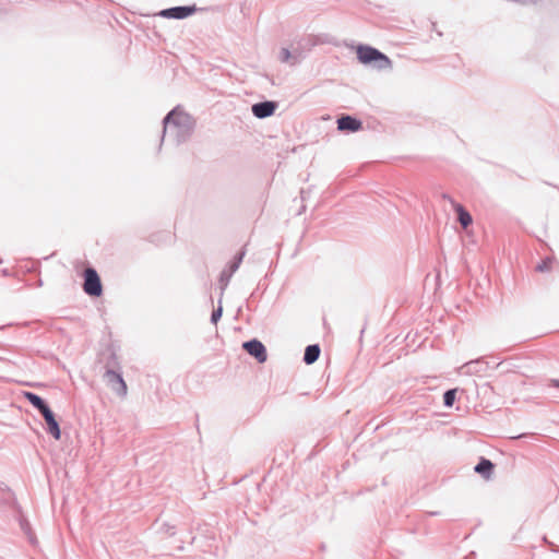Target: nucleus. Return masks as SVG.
<instances>
[{
  "label": "nucleus",
  "instance_id": "nucleus-1",
  "mask_svg": "<svg viewBox=\"0 0 559 559\" xmlns=\"http://www.w3.org/2000/svg\"><path fill=\"white\" fill-rule=\"evenodd\" d=\"M163 123V139L168 136L176 144L186 142L191 136L194 129L193 118L179 107H176L168 112L164 118Z\"/></svg>",
  "mask_w": 559,
  "mask_h": 559
},
{
  "label": "nucleus",
  "instance_id": "nucleus-2",
  "mask_svg": "<svg viewBox=\"0 0 559 559\" xmlns=\"http://www.w3.org/2000/svg\"><path fill=\"white\" fill-rule=\"evenodd\" d=\"M24 396L40 413V415H43L47 424V432L50 433L56 440H59L61 437V430L55 414L48 404L39 395L33 392H25Z\"/></svg>",
  "mask_w": 559,
  "mask_h": 559
},
{
  "label": "nucleus",
  "instance_id": "nucleus-3",
  "mask_svg": "<svg viewBox=\"0 0 559 559\" xmlns=\"http://www.w3.org/2000/svg\"><path fill=\"white\" fill-rule=\"evenodd\" d=\"M357 57L361 63L369 64L373 62L378 70L390 69L392 67V62L388 56L370 46H359Z\"/></svg>",
  "mask_w": 559,
  "mask_h": 559
},
{
  "label": "nucleus",
  "instance_id": "nucleus-4",
  "mask_svg": "<svg viewBox=\"0 0 559 559\" xmlns=\"http://www.w3.org/2000/svg\"><path fill=\"white\" fill-rule=\"evenodd\" d=\"M84 292L93 297H98L103 293V286L100 278L93 267H87L84 271V284H83Z\"/></svg>",
  "mask_w": 559,
  "mask_h": 559
},
{
  "label": "nucleus",
  "instance_id": "nucleus-5",
  "mask_svg": "<svg viewBox=\"0 0 559 559\" xmlns=\"http://www.w3.org/2000/svg\"><path fill=\"white\" fill-rule=\"evenodd\" d=\"M104 378L108 386L120 397H124L128 393V386L120 372L112 369H107Z\"/></svg>",
  "mask_w": 559,
  "mask_h": 559
},
{
  "label": "nucleus",
  "instance_id": "nucleus-6",
  "mask_svg": "<svg viewBox=\"0 0 559 559\" xmlns=\"http://www.w3.org/2000/svg\"><path fill=\"white\" fill-rule=\"evenodd\" d=\"M197 11L195 5H180L162 10L159 15L166 19L182 20Z\"/></svg>",
  "mask_w": 559,
  "mask_h": 559
},
{
  "label": "nucleus",
  "instance_id": "nucleus-7",
  "mask_svg": "<svg viewBox=\"0 0 559 559\" xmlns=\"http://www.w3.org/2000/svg\"><path fill=\"white\" fill-rule=\"evenodd\" d=\"M243 349L254 357L259 362H264L267 359L265 346L259 340H250L242 344Z\"/></svg>",
  "mask_w": 559,
  "mask_h": 559
},
{
  "label": "nucleus",
  "instance_id": "nucleus-8",
  "mask_svg": "<svg viewBox=\"0 0 559 559\" xmlns=\"http://www.w3.org/2000/svg\"><path fill=\"white\" fill-rule=\"evenodd\" d=\"M277 108V104L272 100L260 102L251 107L252 114L259 119L271 117Z\"/></svg>",
  "mask_w": 559,
  "mask_h": 559
},
{
  "label": "nucleus",
  "instance_id": "nucleus-9",
  "mask_svg": "<svg viewBox=\"0 0 559 559\" xmlns=\"http://www.w3.org/2000/svg\"><path fill=\"white\" fill-rule=\"evenodd\" d=\"M337 129L340 131L356 132L361 129V121L352 116H342L337 119Z\"/></svg>",
  "mask_w": 559,
  "mask_h": 559
},
{
  "label": "nucleus",
  "instance_id": "nucleus-10",
  "mask_svg": "<svg viewBox=\"0 0 559 559\" xmlns=\"http://www.w3.org/2000/svg\"><path fill=\"white\" fill-rule=\"evenodd\" d=\"M493 463L490 460L481 457L480 461L476 464L474 467V471L481 475L485 479H489L492 471H493Z\"/></svg>",
  "mask_w": 559,
  "mask_h": 559
},
{
  "label": "nucleus",
  "instance_id": "nucleus-11",
  "mask_svg": "<svg viewBox=\"0 0 559 559\" xmlns=\"http://www.w3.org/2000/svg\"><path fill=\"white\" fill-rule=\"evenodd\" d=\"M453 209L462 227L467 228L473 222L472 215L460 203L453 202Z\"/></svg>",
  "mask_w": 559,
  "mask_h": 559
},
{
  "label": "nucleus",
  "instance_id": "nucleus-12",
  "mask_svg": "<svg viewBox=\"0 0 559 559\" xmlns=\"http://www.w3.org/2000/svg\"><path fill=\"white\" fill-rule=\"evenodd\" d=\"M321 349L318 344L308 345L305 349L304 361L307 365H311L319 359Z\"/></svg>",
  "mask_w": 559,
  "mask_h": 559
},
{
  "label": "nucleus",
  "instance_id": "nucleus-13",
  "mask_svg": "<svg viewBox=\"0 0 559 559\" xmlns=\"http://www.w3.org/2000/svg\"><path fill=\"white\" fill-rule=\"evenodd\" d=\"M19 524L22 532L26 535L28 542L35 546L37 544V539L34 532L32 531L29 522L21 515L19 519Z\"/></svg>",
  "mask_w": 559,
  "mask_h": 559
},
{
  "label": "nucleus",
  "instance_id": "nucleus-14",
  "mask_svg": "<svg viewBox=\"0 0 559 559\" xmlns=\"http://www.w3.org/2000/svg\"><path fill=\"white\" fill-rule=\"evenodd\" d=\"M299 55H294L287 48H282L280 51V60L283 63H289L290 66H295L300 61Z\"/></svg>",
  "mask_w": 559,
  "mask_h": 559
},
{
  "label": "nucleus",
  "instance_id": "nucleus-15",
  "mask_svg": "<svg viewBox=\"0 0 559 559\" xmlns=\"http://www.w3.org/2000/svg\"><path fill=\"white\" fill-rule=\"evenodd\" d=\"M246 254V251L245 250H241L234 259V261L229 264V266L226 269L228 270L229 272H231L233 274L239 269L241 262H242V259Z\"/></svg>",
  "mask_w": 559,
  "mask_h": 559
},
{
  "label": "nucleus",
  "instance_id": "nucleus-16",
  "mask_svg": "<svg viewBox=\"0 0 559 559\" xmlns=\"http://www.w3.org/2000/svg\"><path fill=\"white\" fill-rule=\"evenodd\" d=\"M479 365V360H471L464 364L461 369L466 374L477 373L479 370L476 368Z\"/></svg>",
  "mask_w": 559,
  "mask_h": 559
},
{
  "label": "nucleus",
  "instance_id": "nucleus-17",
  "mask_svg": "<svg viewBox=\"0 0 559 559\" xmlns=\"http://www.w3.org/2000/svg\"><path fill=\"white\" fill-rule=\"evenodd\" d=\"M456 390H448L443 394V404L447 407H451L455 401Z\"/></svg>",
  "mask_w": 559,
  "mask_h": 559
},
{
  "label": "nucleus",
  "instance_id": "nucleus-18",
  "mask_svg": "<svg viewBox=\"0 0 559 559\" xmlns=\"http://www.w3.org/2000/svg\"><path fill=\"white\" fill-rule=\"evenodd\" d=\"M231 276H233V273L229 272L228 270L225 269V270L222 271L221 277H219V283H221V286H222V290H224L227 287Z\"/></svg>",
  "mask_w": 559,
  "mask_h": 559
},
{
  "label": "nucleus",
  "instance_id": "nucleus-19",
  "mask_svg": "<svg viewBox=\"0 0 559 559\" xmlns=\"http://www.w3.org/2000/svg\"><path fill=\"white\" fill-rule=\"evenodd\" d=\"M552 263V259L551 258H546L545 260H543L537 266H536V271L538 272H545V271H548L550 270V265Z\"/></svg>",
  "mask_w": 559,
  "mask_h": 559
},
{
  "label": "nucleus",
  "instance_id": "nucleus-20",
  "mask_svg": "<svg viewBox=\"0 0 559 559\" xmlns=\"http://www.w3.org/2000/svg\"><path fill=\"white\" fill-rule=\"evenodd\" d=\"M222 313H223V307L219 304V306L216 309H214L212 312L211 322L213 324H216L219 321V319L222 318Z\"/></svg>",
  "mask_w": 559,
  "mask_h": 559
},
{
  "label": "nucleus",
  "instance_id": "nucleus-21",
  "mask_svg": "<svg viewBox=\"0 0 559 559\" xmlns=\"http://www.w3.org/2000/svg\"><path fill=\"white\" fill-rule=\"evenodd\" d=\"M442 199L448 200V201L451 203V205H452V206H453V202H455V201H454V200H453L449 194H447V193H443V194H442Z\"/></svg>",
  "mask_w": 559,
  "mask_h": 559
},
{
  "label": "nucleus",
  "instance_id": "nucleus-22",
  "mask_svg": "<svg viewBox=\"0 0 559 559\" xmlns=\"http://www.w3.org/2000/svg\"><path fill=\"white\" fill-rule=\"evenodd\" d=\"M552 382L556 388H559V380H554Z\"/></svg>",
  "mask_w": 559,
  "mask_h": 559
}]
</instances>
